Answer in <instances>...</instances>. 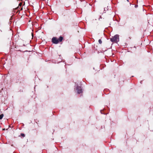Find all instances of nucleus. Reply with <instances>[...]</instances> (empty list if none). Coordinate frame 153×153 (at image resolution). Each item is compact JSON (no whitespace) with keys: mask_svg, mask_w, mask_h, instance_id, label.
I'll return each mask as SVG.
<instances>
[{"mask_svg":"<svg viewBox=\"0 0 153 153\" xmlns=\"http://www.w3.org/2000/svg\"><path fill=\"white\" fill-rule=\"evenodd\" d=\"M26 41L25 40H23L22 39H21L20 40V43H21V46H25L26 45Z\"/></svg>","mask_w":153,"mask_h":153,"instance_id":"7ed1b4c3","label":"nucleus"},{"mask_svg":"<svg viewBox=\"0 0 153 153\" xmlns=\"http://www.w3.org/2000/svg\"><path fill=\"white\" fill-rule=\"evenodd\" d=\"M127 1H128V0H127Z\"/></svg>","mask_w":153,"mask_h":153,"instance_id":"2eb2a0df","label":"nucleus"},{"mask_svg":"<svg viewBox=\"0 0 153 153\" xmlns=\"http://www.w3.org/2000/svg\"><path fill=\"white\" fill-rule=\"evenodd\" d=\"M21 136L22 137H24L25 136V135L24 134L21 133Z\"/></svg>","mask_w":153,"mask_h":153,"instance_id":"423d86ee","label":"nucleus"},{"mask_svg":"<svg viewBox=\"0 0 153 153\" xmlns=\"http://www.w3.org/2000/svg\"><path fill=\"white\" fill-rule=\"evenodd\" d=\"M76 89L78 94H79L82 92V89L81 87L77 86Z\"/></svg>","mask_w":153,"mask_h":153,"instance_id":"20e7f679","label":"nucleus"},{"mask_svg":"<svg viewBox=\"0 0 153 153\" xmlns=\"http://www.w3.org/2000/svg\"><path fill=\"white\" fill-rule=\"evenodd\" d=\"M2 130H5V128H3V129H2Z\"/></svg>","mask_w":153,"mask_h":153,"instance_id":"f8f14e48","label":"nucleus"},{"mask_svg":"<svg viewBox=\"0 0 153 153\" xmlns=\"http://www.w3.org/2000/svg\"><path fill=\"white\" fill-rule=\"evenodd\" d=\"M63 39V37L62 36H60L58 39L56 37H53L52 39V42L54 44H57L59 42H61Z\"/></svg>","mask_w":153,"mask_h":153,"instance_id":"f257e3e1","label":"nucleus"},{"mask_svg":"<svg viewBox=\"0 0 153 153\" xmlns=\"http://www.w3.org/2000/svg\"><path fill=\"white\" fill-rule=\"evenodd\" d=\"M98 42L100 44H101L102 43V41L100 39L99 40Z\"/></svg>","mask_w":153,"mask_h":153,"instance_id":"0eeeda50","label":"nucleus"},{"mask_svg":"<svg viewBox=\"0 0 153 153\" xmlns=\"http://www.w3.org/2000/svg\"><path fill=\"white\" fill-rule=\"evenodd\" d=\"M22 5V3L21 2H20V7Z\"/></svg>","mask_w":153,"mask_h":153,"instance_id":"1a4fd4ad","label":"nucleus"},{"mask_svg":"<svg viewBox=\"0 0 153 153\" xmlns=\"http://www.w3.org/2000/svg\"><path fill=\"white\" fill-rule=\"evenodd\" d=\"M14 50H15V51H19L18 50H17V48H16V47H15V48H14Z\"/></svg>","mask_w":153,"mask_h":153,"instance_id":"6e6552de","label":"nucleus"},{"mask_svg":"<svg viewBox=\"0 0 153 153\" xmlns=\"http://www.w3.org/2000/svg\"><path fill=\"white\" fill-rule=\"evenodd\" d=\"M22 10V7L21 8L20 10H20Z\"/></svg>","mask_w":153,"mask_h":153,"instance_id":"9d476101","label":"nucleus"},{"mask_svg":"<svg viewBox=\"0 0 153 153\" xmlns=\"http://www.w3.org/2000/svg\"><path fill=\"white\" fill-rule=\"evenodd\" d=\"M137 6H137V5H135V7H136V8L137 7Z\"/></svg>","mask_w":153,"mask_h":153,"instance_id":"9b49d317","label":"nucleus"},{"mask_svg":"<svg viewBox=\"0 0 153 153\" xmlns=\"http://www.w3.org/2000/svg\"><path fill=\"white\" fill-rule=\"evenodd\" d=\"M19 6V5H18V7Z\"/></svg>","mask_w":153,"mask_h":153,"instance_id":"4468645a","label":"nucleus"},{"mask_svg":"<svg viewBox=\"0 0 153 153\" xmlns=\"http://www.w3.org/2000/svg\"><path fill=\"white\" fill-rule=\"evenodd\" d=\"M135 18H136V15H135Z\"/></svg>","mask_w":153,"mask_h":153,"instance_id":"ddd939ff","label":"nucleus"},{"mask_svg":"<svg viewBox=\"0 0 153 153\" xmlns=\"http://www.w3.org/2000/svg\"><path fill=\"white\" fill-rule=\"evenodd\" d=\"M110 40L113 42L117 43L119 40V36L118 35H115L110 39Z\"/></svg>","mask_w":153,"mask_h":153,"instance_id":"f03ea898","label":"nucleus"},{"mask_svg":"<svg viewBox=\"0 0 153 153\" xmlns=\"http://www.w3.org/2000/svg\"><path fill=\"white\" fill-rule=\"evenodd\" d=\"M3 116H4V115L3 114H1L0 115V120L2 119Z\"/></svg>","mask_w":153,"mask_h":153,"instance_id":"39448f33","label":"nucleus"}]
</instances>
